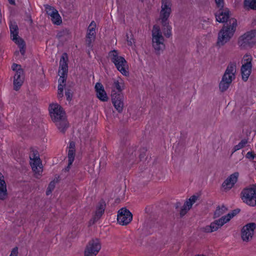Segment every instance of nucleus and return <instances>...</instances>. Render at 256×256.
Returning a JSON list of instances; mask_svg holds the SVG:
<instances>
[{"instance_id":"1","label":"nucleus","mask_w":256,"mask_h":256,"mask_svg":"<svg viewBox=\"0 0 256 256\" xmlns=\"http://www.w3.org/2000/svg\"><path fill=\"white\" fill-rule=\"evenodd\" d=\"M49 112L52 120L58 128L60 131L64 132L68 127V122L62 108L58 104H52L49 106Z\"/></svg>"},{"instance_id":"2","label":"nucleus","mask_w":256,"mask_h":256,"mask_svg":"<svg viewBox=\"0 0 256 256\" xmlns=\"http://www.w3.org/2000/svg\"><path fill=\"white\" fill-rule=\"evenodd\" d=\"M236 26V20L234 18H230L228 22L224 26L218 34L217 44L218 46H224L232 38Z\"/></svg>"},{"instance_id":"3","label":"nucleus","mask_w":256,"mask_h":256,"mask_svg":"<svg viewBox=\"0 0 256 256\" xmlns=\"http://www.w3.org/2000/svg\"><path fill=\"white\" fill-rule=\"evenodd\" d=\"M68 58L66 54H62L60 62V67L58 69V76L60 78L58 79V98H62L63 94L64 88L65 86V82L67 77L68 73Z\"/></svg>"},{"instance_id":"4","label":"nucleus","mask_w":256,"mask_h":256,"mask_svg":"<svg viewBox=\"0 0 256 256\" xmlns=\"http://www.w3.org/2000/svg\"><path fill=\"white\" fill-rule=\"evenodd\" d=\"M238 210H234L226 215L222 216L220 218L214 220L210 225L206 226L202 228V230L206 232H212L217 230L218 228L228 222L238 213Z\"/></svg>"},{"instance_id":"5","label":"nucleus","mask_w":256,"mask_h":256,"mask_svg":"<svg viewBox=\"0 0 256 256\" xmlns=\"http://www.w3.org/2000/svg\"><path fill=\"white\" fill-rule=\"evenodd\" d=\"M109 58L114 63L118 70L123 75H128V66L126 60L119 55L118 52L116 50L109 52Z\"/></svg>"},{"instance_id":"6","label":"nucleus","mask_w":256,"mask_h":256,"mask_svg":"<svg viewBox=\"0 0 256 256\" xmlns=\"http://www.w3.org/2000/svg\"><path fill=\"white\" fill-rule=\"evenodd\" d=\"M10 28L11 34V38L13 41L18 44L19 48V52H16L15 55L18 56V58H20L24 56L25 53V44L22 39L18 36V28L15 22H10Z\"/></svg>"},{"instance_id":"7","label":"nucleus","mask_w":256,"mask_h":256,"mask_svg":"<svg viewBox=\"0 0 256 256\" xmlns=\"http://www.w3.org/2000/svg\"><path fill=\"white\" fill-rule=\"evenodd\" d=\"M152 44L158 52L162 51L165 48L164 38L162 36L159 26L155 24L152 30Z\"/></svg>"},{"instance_id":"8","label":"nucleus","mask_w":256,"mask_h":256,"mask_svg":"<svg viewBox=\"0 0 256 256\" xmlns=\"http://www.w3.org/2000/svg\"><path fill=\"white\" fill-rule=\"evenodd\" d=\"M238 44L242 48H251L256 44V30L248 31L240 36Z\"/></svg>"},{"instance_id":"9","label":"nucleus","mask_w":256,"mask_h":256,"mask_svg":"<svg viewBox=\"0 0 256 256\" xmlns=\"http://www.w3.org/2000/svg\"><path fill=\"white\" fill-rule=\"evenodd\" d=\"M241 198L244 202L254 206L256 205V185L248 186L242 192Z\"/></svg>"},{"instance_id":"10","label":"nucleus","mask_w":256,"mask_h":256,"mask_svg":"<svg viewBox=\"0 0 256 256\" xmlns=\"http://www.w3.org/2000/svg\"><path fill=\"white\" fill-rule=\"evenodd\" d=\"M172 4L171 0H161L159 19L160 22L170 20L172 13Z\"/></svg>"},{"instance_id":"11","label":"nucleus","mask_w":256,"mask_h":256,"mask_svg":"<svg viewBox=\"0 0 256 256\" xmlns=\"http://www.w3.org/2000/svg\"><path fill=\"white\" fill-rule=\"evenodd\" d=\"M252 56L248 54L244 55L242 60L241 73L242 78L244 81H246L248 80L251 74L252 68Z\"/></svg>"},{"instance_id":"12","label":"nucleus","mask_w":256,"mask_h":256,"mask_svg":"<svg viewBox=\"0 0 256 256\" xmlns=\"http://www.w3.org/2000/svg\"><path fill=\"white\" fill-rule=\"evenodd\" d=\"M12 70L16 74L14 78V86L16 90H18L23 84L24 80V72L19 64H14L12 66Z\"/></svg>"},{"instance_id":"13","label":"nucleus","mask_w":256,"mask_h":256,"mask_svg":"<svg viewBox=\"0 0 256 256\" xmlns=\"http://www.w3.org/2000/svg\"><path fill=\"white\" fill-rule=\"evenodd\" d=\"M101 248L98 239L90 240L88 244L84 250V256H96Z\"/></svg>"},{"instance_id":"14","label":"nucleus","mask_w":256,"mask_h":256,"mask_svg":"<svg viewBox=\"0 0 256 256\" xmlns=\"http://www.w3.org/2000/svg\"><path fill=\"white\" fill-rule=\"evenodd\" d=\"M256 228V224L254 222L248 223L243 226L241 231V238L245 242H250L254 235Z\"/></svg>"},{"instance_id":"15","label":"nucleus","mask_w":256,"mask_h":256,"mask_svg":"<svg viewBox=\"0 0 256 256\" xmlns=\"http://www.w3.org/2000/svg\"><path fill=\"white\" fill-rule=\"evenodd\" d=\"M44 8L48 18L54 24L60 25L62 23V18L60 14L54 7L49 5H45Z\"/></svg>"},{"instance_id":"16","label":"nucleus","mask_w":256,"mask_h":256,"mask_svg":"<svg viewBox=\"0 0 256 256\" xmlns=\"http://www.w3.org/2000/svg\"><path fill=\"white\" fill-rule=\"evenodd\" d=\"M238 177L239 173L238 172H235L228 176L222 184V190L224 192L230 190L237 182Z\"/></svg>"},{"instance_id":"17","label":"nucleus","mask_w":256,"mask_h":256,"mask_svg":"<svg viewBox=\"0 0 256 256\" xmlns=\"http://www.w3.org/2000/svg\"><path fill=\"white\" fill-rule=\"evenodd\" d=\"M132 219V213L126 208H122L118 210V222L122 226L128 224Z\"/></svg>"},{"instance_id":"18","label":"nucleus","mask_w":256,"mask_h":256,"mask_svg":"<svg viewBox=\"0 0 256 256\" xmlns=\"http://www.w3.org/2000/svg\"><path fill=\"white\" fill-rule=\"evenodd\" d=\"M30 164L36 174H40L42 172V166L38 154H32L30 155Z\"/></svg>"},{"instance_id":"19","label":"nucleus","mask_w":256,"mask_h":256,"mask_svg":"<svg viewBox=\"0 0 256 256\" xmlns=\"http://www.w3.org/2000/svg\"><path fill=\"white\" fill-rule=\"evenodd\" d=\"M96 97L102 102H107L108 97L102 84L97 82L94 86Z\"/></svg>"},{"instance_id":"20","label":"nucleus","mask_w":256,"mask_h":256,"mask_svg":"<svg viewBox=\"0 0 256 256\" xmlns=\"http://www.w3.org/2000/svg\"><path fill=\"white\" fill-rule=\"evenodd\" d=\"M198 198V196L193 195L187 199L180 211V215H184L192 208V205L196 202Z\"/></svg>"},{"instance_id":"21","label":"nucleus","mask_w":256,"mask_h":256,"mask_svg":"<svg viewBox=\"0 0 256 256\" xmlns=\"http://www.w3.org/2000/svg\"><path fill=\"white\" fill-rule=\"evenodd\" d=\"M236 68L235 64H230L222 77L224 79L231 84L232 80L235 78V74L236 72Z\"/></svg>"},{"instance_id":"22","label":"nucleus","mask_w":256,"mask_h":256,"mask_svg":"<svg viewBox=\"0 0 256 256\" xmlns=\"http://www.w3.org/2000/svg\"><path fill=\"white\" fill-rule=\"evenodd\" d=\"M124 98L120 94H116L112 96V101L115 109L119 112H122L124 108Z\"/></svg>"},{"instance_id":"23","label":"nucleus","mask_w":256,"mask_h":256,"mask_svg":"<svg viewBox=\"0 0 256 256\" xmlns=\"http://www.w3.org/2000/svg\"><path fill=\"white\" fill-rule=\"evenodd\" d=\"M75 157V144L72 142L70 143L68 150V166L66 168V170L68 171L70 166L74 161Z\"/></svg>"},{"instance_id":"24","label":"nucleus","mask_w":256,"mask_h":256,"mask_svg":"<svg viewBox=\"0 0 256 256\" xmlns=\"http://www.w3.org/2000/svg\"><path fill=\"white\" fill-rule=\"evenodd\" d=\"M229 16L230 11L227 8L220 9L216 14V20L219 22H224L228 20Z\"/></svg>"},{"instance_id":"25","label":"nucleus","mask_w":256,"mask_h":256,"mask_svg":"<svg viewBox=\"0 0 256 256\" xmlns=\"http://www.w3.org/2000/svg\"><path fill=\"white\" fill-rule=\"evenodd\" d=\"M96 28V22H92L88 27L86 35V42L88 44H90L95 38Z\"/></svg>"},{"instance_id":"26","label":"nucleus","mask_w":256,"mask_h":256,"mask_svg":"<svg viewBox=\"0 0 256 256\" xmlns=\"http://www.w3.org/2000/svg\"><path fill=\"white\" fill-rule=\"evenodd\" d=\"M7 188L4 176L0 172V199L4 200L7 196Z\"/></svg>"},{"instance_id":"27","label":"nucleus","mask_w":256,"mask_h":256,"mask_svg":"<svg viewBox=\"0 0 256 256\" xmlns=\"http://www.w3.org/2000/svg\"><path fill=\"white\" fill-rule=\"evenodd\" d=\"M162 26V32L166 37H170L172 35V26L170 20L160 22Z\"/></svg>"},{"instance_id":"28","label":"nucleus","mask_w":256,"mask_h":256,"mask_svg":"<svg viewBox=\"0 0 256 256\" xmlns=\"http://www.w3.org/2000/svg\"><path fill=\"white\" fill-rule=\"evenodd\" d=\"M113 86L118 92H121L125 88L124 81L120 78L115 79L114 80Z\"/></svg>"},{"instance_id":"29","label":"nucleus","mask_w":256,"mask_h":256,"mask_svg":"<svg viewBox=\"0 0 256 256\" xmlns=\"http://www.w3.org/2000/svg\"><path fill=\"white\" fill-rule=\"evenodd\" d=\"M105 208V204L104 202H102L96 207L94 214L95 220L99 218L100 216L104 212Z\"/></svg>"},{"instance_id":"30","label":"nucleus","mask_w":256,"mask_h":256,"mask_svg":"<svg viewBox=\"0 0 256 256\" xmlns=\"http://www.w3.org/2000/svg\"><path fill=\"white\" fill-rule=\"evenodd\" d=\"M227 211V208L224 206H218L214 212V218H216L220 216Z\"/></svg>"},{"instance_id":"31","label":"nucleus","mask_w":256,"mask_h":256,"mask_svg":"<svg viewBox=\"0 0 256 256\" xmlns=\"http://www.w3.org/2000/svg\"><path fill=\"white\" fill-rule=\"evenodd\" d=\"M244 6L256 10V0H244Z\"/></svg>"},{"instance_id":"32","label":"nucleus","mask_w":256,"mask_h":256,"mask_svg":"<svg viewBox=\"0 0 256 256\" xmlns=\"http://www.w3.org/2000/svg\"><path fill=\"white\" fill-rule=\"evenodd\" d=\"M230 83L228 82L224 78H222L221 82L220 83L219 87L222 92L226 91L229 87Z\"/></svg>"},{"instance_id":"33","label":"nucleus","mask_w":256,"mask_h":256,"mask_svg":"<svg viewBox=\"0 0 256 256\" xmlns=\"http://www.w3.org/2000/svg\"><path fill=\"white\" fill-rule=\"evenodd\" d=\"M126 40L128 44L130 46L133 47L134 44V40L131 32L126 33Z\"/></svg>"},{"instance_id":"34","label":"nucleus","mask_w":256,"mask_h":256,"mask_svg":"<svg viewBox=\"0 0 256 256\" xmlns=\"http://www.w3.org/2000/svg\"><path fill=\"white\" fill-rule=\"evenodd\" d=\"M248 142L246 140H242L238 144L234 147V151L238 150L244 147L247 144Z\"/></svg>"},{"instance_id":"35","label":"nucleus","mask_w":256,"mask_h":256,"mask_svg":"<svg viewBox=\"0 0 256 256\" xmlns=\"http://www.w3.org/2000/svg\"><path fill=\"white\" fill-rule=\"evenodd\" d=\"M54 187H55V182H50L48 185V190L46 191V194L48 195L52 192V191L54 190Z\"/></svg>"},{"instance_id":"36","label":"nucleus","mask_w":256,"mask_h":256,"mask_svg":"<svg viewBox=\"0 0 256 256\" xmlns=\"http://www.w3.org/2000/svg\"><path fill=\"white\" fill-rule=\"evenodd\" d=\"M216 4L220 9L224 8V0H215Z\"/></svg>"},{"instance_id":"37","label":"nucleus","mask_w":256,"mask_h":256,"mask_svg":"<svg viewBox=\"0 0 256 256\" xmlns=\"http://www.w3.org/2000/svg\"><path fill=\"white\" fill-rule=\"evenodd\" d=\"M65 94H66V96L67 100L68 101H70L72 100V92L70 90H66Z\"/></svg>"},{"instance_id":"38","label":"nucleus","mask_w":256,"mask_h":256,"mask_svg":"<svg viewBox=\"0 0 256 256\" xmlns=\"http://www.w3.org/2000/svg\"><path fill=\"white\" fill-rule=\"evenodd\" d=\"M18 254V248H13L11 252V254L10 256H17Z\"/></svg>"},{"instance_id":"39","label":"nucleus","mask_w":256,"mask_h":256,"mask_svg":"<svg viewBox=\"0 0 256 256\" xmlns=\"http://www.w3.org/2000/svg\"><path fill=\"white\" fill-rule=\"evenodd\" d=\"M246 157L249 159H253L254 157V154L252 152H248L246 154Z\"/></svg>"},{"instance_id":"40","label":"nucleus","mask_w":256,"mask_h":256,"mask_svg":"<svg viewBox=\"0 0 256 256\" xmlns=\"http://www.w3.org/2000/svg\"><path fill=\"white\" fill-rule=\"evenodd\" d=\"M8 2L12 4H15V0H8Z\"/></svg>"}]
</instances>
